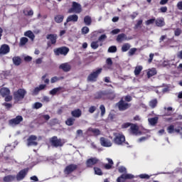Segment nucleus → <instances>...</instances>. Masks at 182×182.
<instances>
[{
    "mask_svg": "<svg viewBox=\"0 0 182 182\" xmlns=\"http://www.w3.org/2000/svg\"><path fill=\"white\" fill-rule=\"evenodd\" d=\"M94 97L97 100H113L116 97V94L111 90H100L94 95Z\"/></svg>",
    "mask_w": 182,
    "mask_h": 182,
    "instance_id": "obj_1",
    "label": "nucleus"
},
{
    "mask_svg": "<svg viewBox=\"0 0 182 182\" xmlns=\"http://www.w3.org/2000/svg\"><path fill=\"white\" fill-rule=\"evenodd\" d=\"M26 95V90L24 89L20 88L17 91L14 92L13 94L14 100L15 102H21V100H23L25 99V96Z\"/></svg>",
    "mask_w": 182,
    "mask_h": 182,
    "instance_id": "obj_2",
    "label": "nucleus"
},
{
    "mask_svg": "<svg viewBox=\"0 0 182 182\" xmlns=\"http://www.w3.org/2000/svg\"><path fill=\"white\" fill-rule=\"evenodd\" d=\"M103 68H97L96 70L92 71L87 77V82H97L99 75L102 73Z\"/></svg>",
    "mask_w": 182,
    "mask_h": 182,
    "instance_id": "obj_3",
    "label": "nucleus"
},
{
    "mask_svg": "<svg viewBox=\"0 0 182 182\" xmlns=\"http://www.w3.org/2000/svg\"><path fill=\"white\" fill-rule=\"evenodd\" d=\"M116 106L118 107L119 112H124L127 109L132 107V104L129 102H125L124 100L122 98L116 104Z\"/></svg>",
    "mask_w": 182,
    "mask_h": 182,
    "instance_id": "obj_4",
    "label": "nucleus"
},
{
    "mask_svg": "<svg viewBox=\"0 0 182 182\" xmlns=\"http://www.w3.org/2000/svg\"><path fill=\"white\" fill-rule=\"evenodd\" d=\"M82 11V5L76 1H73L71 8L68 9V14H80Z\"/></svg>",
    "mask_w": 182,
    "mask_h": 182,
    "instance_id": "obj_5",
    "label": "nucleus"
},
{
    "mask_svg": "<svg viewBox=\"0 0 182 182\" xmlns=\"http://www.w3.org/2000/svg\"><path fill=\"white\" fill-rule=\"evenodd\" d=\"M50 143L53 147H63L65 142L62 139H58V136H54L50 139Z\"/></svg>",
    "mask_w": 182,
    "mask_h": 182,
    "instance_id": "obj_6",
    "label": "nucleus"
},
{
    "mask_svg": "<svg viewBox=\"0 0 182 182\" xmlns=\"http://www.w3.org/2000/svg\"><path fill=\"white\" fill-rule=\"evenodd\" d=\"M69 48L66 46H62L60 48H57L53 50L54 54L55 56H60V55H63V56H66L69 53Z\"/></svg>",
    "mask_w": 182,
    "mask_h": 182,
    "instance_id": "obj_7",
    "label": "nucleus"
},
{
    "mask_svg": "<svg viewBox=\"0 0 182 182\" xmlns=\"http://www.w3.org/2000/svg\"><path fill=\"white\" fill-rule=\"evenodd\" d=\"M46 39H48L47 46L48 48H50L52 45H56V42L58 41V34H48L46 36Z\"/></svg>",
    "mask_w": 182,
    "mask_h": 182,
    "instance_id": "obj_8",
    "label": "nucleus"
},
{
    "mask_svg": "<svg viewBox=\"0 0 182 182\" xmlns=\"http://www.w3.org/2000/svg\"><path fill=\"white\" fill-rule=\"evenodd\" d=\"M29 171V168H26L24 169L21 170L16 176V180L17 181H22L26 176H28V173Z\"/></svg>",
    "mask_w": 182,
    "mask_h": 182,
    "instance_id": "obj_9",
    "label": "nucleus"
},
{
    "mask_svg": "<svg viewBox=\"0 0 182 182\" xmlns=\"http://www.w3.org/2000/svg\"><path fill=\"white\" fill-rule=\"evenodd\" d=\"M126 141V136L122 134H117L116 136L114 138V143L117 144L118 146H122L123 143Z\"/></svg>",
    "mask_w": 182,
    "mask_h": 182,
    "instance_id": "obj_10",
    "label": "nucleus"
},
{
    "mask_svg": "<svg viewBox=\"0 0 182 182\" xmlns=\"http://www.w3.org/2000/svg\"><path fill=\"white\" fill-rule=\"evenodd\" d=\"M36 140H38V136H36V135H31L30 136H28V138L27 139L28 147H31L32 146H38V141H36Z\"/></svg>",
    "mask_w": 182,
    "mask_h": 182,
    "instance_id": "obj_11",
    "label": "nucleus"
},
{
    "mask_svg": "<svg viewBox=\"0 0 182 182\" xmlns=\"http://www.w3.org/2000/svg\"><path fill=\"white\" fill-rule=\"evenodd\" d=\"M23 122V117L21 115H18L9 121V124L11 126H18Z\"/></svg>",
    "mask_w": 182,
    "mask_h": 182,
    "instance_id": "obj_12",
    "label": "nucleus"
},
{
    "mask_svg": "<svg viewBox=\"0 0 182 182\" xmlns=\"http://www.w3.org/2000/svg\"><path fill=\"white\" fill-rule=\"evenodd\" d=\"M76 170H77V165L75 164H71L70 165H68L65 169H64V173L65 174H72V173H73V171H76Z\"/></svg>",
    "mask_w": 182,
    "mask_h": 182,
    "instance_id": "obj_13",
    "label": "nucleus"
},
{
    "mask_svg": "<svg viewBox=\"0 0 182 182\" xmlns=\"http://www.w3.org/2000/svg\"><path fill=\"white\" fill-rule=\"evenodd\" d=\"M99 163V159L96 157L88 159L86 161V166L89 168H92L95 165Z\"/></svg>",
    "mask_w": 182,
    "mask_h": 182,
    "instance_id": "obj_14",
    "label": "nucleus"
},
{
    "mask_svg": "<svg viewBox=\"0 0 182 182\" xmlns=\"http://www.w3.org/2000/svg\"><path fill=\"white\" fill-rule=\"evenodd\" d=\"M132 178H134V176L130 173L122 174L119 177L117 178V182H124V180H132Z\"/></svg>",
    "mask_w": 182,
    "mask_h": 182,
    "instance_id": "obj_15",
    "label": "nucleus"
},
{
    "mask_svg": "<svg viewBox=\"0 0 182 182\" xmlns=\"http://www.w3.org/2000/svg\"><path fill=\"white\" fill-rule=\"evenodd\" d=\"M11 52V48L8 44H3L0 47V55H8Z\"/></svg>",
    "mask_w": 182,
    "mask_h": 182,
    "instance_id": "obj_16",
    "label": "nucleus"
},
{
    "mask_svg": "<svg viewBox=\"0 0 182 182\" xmlns=\"http://www.w3.org/2000/svg\"><path fill=\"white\" fill-rule=\"evenodd\" d=\"M100 141L103 147H112V141L105 137H101Z\"/></svg>",
    "mask_w": 182,
    "mask_h": 182,
    "instance_id": "obj_17",
    "label": "nucleus"
},
{
    "mask_svg": "<svg viewBox=\"0 0 182 182\" xmlns=\"http://www.w3.org/2000/svg\"><path fill=\"white\" fill-rule=\"evenodd\" d=\"M87 132V133H92L93 136H100L102 133L100 132V129L97 128H92V127H89Z\"/></svg>",
    "mask_w": 182,
    "mask_h": 182,
    "instance_id": "obj_18",
    "label": "nucleus"
},
{
    "mask_svg": "<svg viewBox=\"0 0 182 182\" xmlns=\"http://www.w3.org/2000/svg\"><path fill=\"white\" fill-rule=\"evenodd\" d=\"M59 69H61L63 72H70L72 67L68 63H64L60 65Z\"/></svg>",
    "mask_w": 182,
    "mask_h": 182,
    "instance_id": "obj_19",
    "label": "nucleus"
},
{
    "mask_svg": "<svg viewBox=\"0 0 182 182\" xmlns=\"http://www.w3.org/2000/svg\"><path fill=\"white\" fill-rule=\"evenodd\" d=\"M117 42L118 43H122V42H124V41H127V36L125 33H120L117 36L116 38Z\"/></svg>",
    "mask_w": 182,
    "mask_h": 182,
    "instance_id": "obj_20",
    "label": "nucleus"
},
{
    "mask_svg": "<svg viewBox=\"0 0 182 182\" xmlns=\"http://www.w3.org/2000/svg\"><path fill=\"white\" fill-rule=\"evenodd\" d=\"M71 116L75 117L76 119H79V117L82 116V110L77 108L71 111Z\"/></svg>",
    "mask_w": 182,
    "mask_h": 182,
    "instance_id": "obj_21",
    "label": "nucleus"
},
{
    "mask_svg": "<svg viewBox=\"0 0 182 182\" xmlns=\"http://www.w3.org/2000/svg\"><path fill=\"white\" fill-rule=\"evenodd\" d=\"M0 95L2 96V97H5L6 96L11 95V90L9 88L2 87L0 89Z\"/></svg>",
    "mask_w": 182,
    "mask_h": 182,
    "instance_id": "obj_22",
    "label": "nucleus"
},
{
    "mask_svg": "<svg viewBox=\"0 0 182 182\" xmlns=\"http://www.w3.org/2000/svg\"><path fill=\"white\" fill-rule=\"evenodd\" d=\"M129 131L132 134H137L139 132V127L135 124H132Z\"/></svg>",
    "mask_w": 182,
    "mask_h": 182,
    "instance_id": "obj_23",
    "label": "nucleus"
},
{
    "mask_svg": "<svg viewBox=\"0 0 182 182\" xmlns=\"http://www.w3.org/2000/svg\"><path fill=\"white\" fill-rule=\"evenodd\" d=\"M16 180V176L15 175H8L4 177L3 181L4 182H12Z\"/></svg>",
    "mask_w": 182,
    "mask_h": 182,
    "instance_id": "obj_24",
    "label": "nucleus"
},
{
    "mask_svg": "<svg viewBox=\"0 0 182 182\" xmlns=\"http://www.w3.org/2000/svg\"><path fill=\"white\" fill-rule=\"evenodd\" d=\"M79 16L76 14L70 15L67 18V22H77Z\"/></svg>",
    "mask_w": 182,
    "mask_h": 182,
    "instance_id": "obj_25",
    "label": "nucleus"
},
{
    "mask_svg": "<svg viewBox=\"0 0 182 182\" xmlns=\"http://www.w3.org/2000/svg\"><path fill=\"white\" fill-rule=\"evenodd\" d=\"M146 75L147 77L150 79V77H153V76H156V75H157V70L156 68L149 69L148 70Z\"/></svg>",
    "mask_w": 182,
    "mask_h": 182,
    "instance_id": "obj_26",
    "label": "nucleus"
},
{
    "mask_svg": "<svg viewBox=\"0 0 182 182\" xmlns=\"http://www.w3.org/2000/svg\"><path fill=\"white\" fill-rule=\"evenodd\" d=\"M13 63L15 66H19L22 63V59L19 56H14L12 58Z\"/></svg>",
    "mask_w": 182,
    "mask_h": 182,
    "instance_id": "obj_27",
    "label": "nucleus"
},
{
    "mask_svg": "<svg viewBox=\"0 0 182 182\" xmlns=\"http://www.w3.org/2000/svg\"><path fill=\"white\" fill-rule=\"evenodd\" d=\"M107 160L108 161V164H106L104 167L105 170H110V168L113 167V164H114V163L113 162V160L112 159L107 158Z\"/></svg>",
    "mask_w": 182,
    "mask_h": 182,
    "instance_id": "obj_28",
    "label": "nucleus"
},
{
    "mask_svg": "<svg viewBox=\"0 0 182 182\" xmlns=\"http://www.w3.org/2000/svg\"><path fill=\"white\" fill-rule=\"evenodd\" d=\"M159 104V101L157 100V98L151 100L149 103V106L151 107V109H156L157 107V105Z\"/></svg>",
    "mask_w": 182,
    "mask_h": 182,
    "instance_id": "obj_29",
    "label": "nucleus"
},
{
    "mask_svg": "<svg viewBox=\"0 0 182 182\" xmlns=\"http://www.w3.org/2000/svg\"><path fill=\"white\" fill-rule=\"evenodd\" d=\"M148 122L151 124V126H156L157 123H159V118L158 117L149 118L148 119Z\"/></svg>",
    "mask_w": 182,
    "mask_h": 182,
    "instance_id": "obj_30",
    "label": "nucleus"
},
{
    "mask_svg": "<svg viewBox=\"0 0 182 182\" xmlns=\"http://www.w3.org/2000/svg\"><path fill=\"white\" fill-rule=\"evenodd\" d=\"M155 23L156 26H159V28H161L166 25V23L164 22V18H157L155 20Z\"/></svg>",
    "mask_w": 182,
    "mask_h": 182,
    "instance_id": "obj_31",
    "label": "nucleus"
},
{
    "mask_svg": "<svg viewBox=\"0 0 182 182\" xmlns=\"http://www.w3.org/2000/svg\"><path fill=\"white\" fill-rule=\"evenodd\" d=\"M84 23L87 26H90L92 25V17L90 16H85L84 17Z\"/></svg>",
    "mask_w": 182,
    "mask_h": 182,
    "instance_id": "obj_32",
    "label": "nucleus"
},
{
    "mask_svg": "<svg viewBox=\"0 0 182 182\" xmlns=\"http://www.w3.org/2000/svg\"><path fill=\"white\" fill-rule=\"evenodd\" d=\"M63 87H55L53 88V90H51L49 93L50 95H52V96H55L56 95L57 93H58V92H60V90H62Z\"/></svg>",
    "mask_w": 182,
    "mask_h": 182,
    "instance_id": "obj_33",
    "label": "nucleus"
},
{
    "mask_svg": "<svg viewBox=\"0 0 182 182\" xmlns=\"http://www.w3.org/2000/svg\"><path fill=\"white\" fill-rule=\"evenodd\" d=\"M76 119H75L74 117H69L66 119L65 121V124L67 126H73V124H75V121Z\"/></svg>",
    "mask_w": 182,
    "mask_h": 182,
    "instance_id": "obj_34",
    "label": "nucleus"
},
{
    "mask_svg": "<svg viewBox=\"0 0 182 182\" xmlns=\"http://www.w3.org/2000/svg\"><path fill=\"white\" fill-rule=\"evenodd\" d=\"M64 18L63 15H57L55 16L54 20L56 23H61V22H63Z\"/></svg>",
    "mask_w": 182,
    "mask_h": 182,
    "instance_id": "obj_35",
    "label": "nucleus"
},
{
    "mask_svg": "<svg viewBox=\"0 0 182 182\" xmlns=\"http://www.w3.org/2000/svg\"><path fill=\"white\" fill-rule=\"evenodd\" d=\"M141 70H143V66L141 65L136 66L134 71L135 76H139V75H140V73H141Z\"/></svg>",
    "mask_w": 182,
    "mask_h": 182,
    "instance_id": "obj_36",
    "label": "nucleus"
},
{
    "mask_svg": "<svg viewBox=\"0 0 182 182\" xmlns=\"http://www.w3.org/2000/svg\"><path fill=\"white\" fill-rule=\"evenodd\" d=\"M63 79H65L64 77L54 76V77H51L50 83H56V82H59V80H63Z\"/></svg>",
    "mask_w": 182,
    "mask_h": 182,
    "instance_id": "obj_37",
    "label": "nucleus"
},
{
    "mask_svg": "<svg viewBox=\"0 0 182 182\" xmlns=\"http://www.w3.org/2000/svg\"><path fill=\"white\" fill-rule=\"evenodd\" d=\"M24 36H27V38H29L32 41H33V39H35V34H33V33L32 31H27L24 33Z\"/></svg>",
    "mask_w": 182,
    "mask_h": 182,
    "instance_id": "obj_38",
    "label": "nucleus"
},
{
    "mask_svg": "<svg viewBox=\"0 0 182 182\" xmlns=\"http://www.w3.org/2000/svg\"><path fill=\"white\" fill-rule=\"evenodd\" d=\"M23 14L25 16H33V10L31 9L30 11L28 10H23Z\"/></svg>",
    "mask_w": 182,
    "mask_h": 182,
    "instance_id": "obj_39",
    "label": "nucleus"
},
{
    "mask_svg": "<svg viewBox=\"0 0 182 182\" xmlns=\"http://www.w3.org/2000/svg\"><path fill=\"white\" fill-rule=\"evenodd\" d=\"M28 41H29V39H28V38L22 37L20 39V45H21V46H24V45H26V43H28Z\"/></svg>",
    "mask_w": 182,
    "mask_h": 182,
    "instance_id": "obj_40",
    "label": "nucleus"
},
{
    "mask_svg": "<svg viewBox=\"0 0 182 182\" xmlns=\"http://www.w3.org/2000/svg\"><path fill=\"white\" fill-rule=\"evenodd\" d=\"M94 171L95 174L97 176H103V172L102 171V169L99 167H94Z\"/></svg>",
    "mask_w": 182,
    "mask_h": 182,
    "instance_id": "obj_41",
    "label": "nucleus"
},
{
    "mask_svg": "<svg viewBox=\"0 0 182 182\" xmlns=\"http://www.w3.org/2000/svg\"><path fill=\"white\" fill-rule=\"evenodd\" d=\"M130 45L128 43L123 44L121 49L122 52H127V50L130 49Z\"/></svg>",
    "mask_w": 182,
    "mask_h": 182,
    "instance_id": "obj_42",
    "label": "nucleus"
},
{
    "mask_svg": "<svg viewBox=\"0 0 182 182\" xmlns=\"http://www.w3.org/2000/svg\"><path fill=\"white\" fill-rule=\"evenodd\" d=\"M117 52V47L116 46H112L108 48L109 53H116Z\"/></svg>",
    "mask_w": 182,
    "mask_h": 182,
    "instance_id": "obj_43",
    "label": "nucleus"
},
{
    "mask_svg": "<svg viewBox=\"0 0 182 182\" xmlns=\"http://www.w3.org/2000/svg\"><path fill=\"white\" fill-rule=\"evenodd\" d=\"M48 77V73H46L41 77V80H43L44 85H49L50 80L48 78H46Z\"/></svg>",
    "mask_w": 182,
    "mask_h": 182,
    "instance_id": "obj_44",
    "label": "nucleus"
},
{
    "mask_svg": "<svg viewBox=\"0 0 182 182\" xmlns=\"http://www.w3.org/2000/svg\"><path fill=\"white\" fill-rule=\"evenodd\" d=\"M174 125L171 124L167 127V132L169 134H173L174 133Z\"/></svg>",
    "mask_w": 182,
    "mask_h": 182,
    "instance_id": "obj_45",
    "label": "nucleus"
},
{
    "mask_svg": "<svg viewBox=\"0 0 182 182\" xmlns=\"http://www.w3.org/2000/svg\"><path fill=\"white\" fill-rule=\"evenodd\" d=\"M90 46L92 49H97L99 48V41H92Z\"/></svg>",
    "mask_w": 182,
    "mask_h": 182,
    "instance_id": "obj_46",
    "label": "nucleus"
},
{
    "mask_svg": "<svg viewBox=\"0 0 182 182\" xmlns=\"http://www.w3.org/2000/svg\"><path fill=\"white\" fill-rule=\"evenodd\" d=\"M100 109L101 111V117H103V116H105V114L106 113V107H105V105H101Z\"/></svg>",
    "mask_w": 182,
    "mask_h": 182,
    "instance_id": "obj_47",
    "label": "nucleus"
},
{
    "mask_svg": "<svg viewBox=\"0 0 182 182\" xmlns=\"http://www.w3.org/2000/svg\"><path fill=\"white\" fill-rule=\"evenodd\" d=\"M90 31V29L87 26H84L81 29L82 35H87V33Z\"/></svg>",
    "mask_w": 182,
    "mask_h": 182,
    "instance_id": "obj_48",
    "label": "nucleus"
},
{
    "mask_svg": "<svg viewBox=\"0 0 182 182\" xmlns=\"http://www.w3.org/2000/svg\"><path fill=\"white\" fill-rule=\"evenodd\" d=\"M136 52H137V48H131L128 52V55L129 56H133V55H134Z\"/></svg>",
    "mask_w": 182,
    "mask_h": 182,
    "instance_id": "obj_49",
    "label": "nucleus"
},
{
    "mask_svg": "<svg viewBox=\"0 0 182 182\" xmlns=\"http://www.w3.org/2000/svg\"><path fill=\"white\" fill-rule=\"evenodd\" d=\"M181 33H182V30H181V28H176V29L174 30V35H175L176 36H180V35H181Z\"/></svg>",
    "mask_w": 182,
    "mask_h": 182,
    "instance_id": "obj_50",
    "label": "nucleus"
},
{
    "mask_svg": "<svg viewBox=\"0 0 182 182\" xmlns=\"http://www.w3.org/2000/svg\"><path fill=\"white\" fill-rule=\"evenodd\" d=\"M123 100L125 102H127V103H129V102H132V100H133V98L132 97V96L128 95L124 97Z\"/></svg>",
    "mask_w": 182,
    "mask_h": 182,
    "instance_id": "obj_51",
    "label": "nucleus"
},
{
    "mask_svg": "<svg viewBox=\"0 0 182 182\" xmlns=\"http://www.w3.org/2000/svg\"><path fill=\"white\" fill-rule=\"evenodd\" d=\"M42 106H43V105L42 103H41V102H36V103H34L33 107V109H41V107H42Z\"/></svg>",
    "mask_w": 182,
    "mask_h": 182,
    "instance_id": "obj_52",
    "label": "nucleus"
},
{
    "mask_svg": "<svg viewBox=\"0 0 182 182\" xmlns=\"http://www.w3.org/2000/svg\"><path fill=\"white\" fill-rule=\"evenodd\" d=\"M105 39H107V36L106 34H102L98 38V42H103Z\"/></svg>",
    "mask_w": 182,
    "mask_h": 182,
    "instance_id": "obj_53",
    "label": "nucleus"
},
{
    "mask_svg": "<svg viewBox=\"0 0 182 182\" xmlns=\"http://www.w3.org/2000/svg\"><path fill=\"white\" fill-rule=\"evenodd\" d=\"M132 126V123L130 122H126L122 124V129H128V127H130Z\"/></svg>",
    "mask_w": 182,
    "mask_h": 182,
    "instance_id": "obj_54",
    "label": "nucleus"
},
{
    "mask_svg": "<svg viewBox=\"0 0 182 182\" xmlns=\"http://www.w3.org/2000/svg\"><path fill=\"white\" fill-rule=\"evenodd\" d=\"M156 22V18H151L146 21V25H152Z\"/></svg>",
    "mask_w": 182,
    "mask_h": 182,
    "instance_id": "obj_55",
    "label": "nucleus"
},
{
    "mask_svg": "<svg viewBox=\"0 0 182 182\" xmlns=\"http://www.w3.org/2000/svg\"><path fill=\"white\" fill-rule=\"evenodd\" d=\"M167 6H161L159 11V12H161V14H166V12H167Z\"/></svg>",
    "mask_w": 182,
    "mask_h": 182,
    "instance_id": "obj_56",
    "label": "nucleus"
},
{
    "mask_svg": "<svg viewBox=\"0 0 182 182\" xmlns=\"http://www.w3.org/2000/svg\"><path fill=\"white\" fill-rule=\"evenodd\" d=\"M140 178H146V180H149L150 178V176L146 174V173H142L139 175Z\"/></svg>",
    "mask_w": 182,
    "mask_h": 182,
    "instance_id": "obj_57",
    "label": "nucleus"
},
{
    "mask_svg": "<svg viewBox=\"0 0 182 182\" xmlns=\"http://www.w3.org/2000/svg\"><path fill=\"white\" fill-rule=\"evenodd\" d=\"M96 107L95 106H91L89 109H88V112L89 113H95V112H96Z\"/></svg>",
    "mask_w": 182,
    "mask_h": 182,
    "instance_id": "obj_58",
    "label": "nucleus"
},
{
    "mask_svg": "<svg viewBox=\"0 0 182 182\" xmlns=\"http://www.w3.org/2000/svg\"><path fill=\"white\" fill-rule=\"evenodd\" d=\"M112 35H117V33H120V29L115 28L111 31Z\"/></svg>",
    "mask_w": 182,
    "mask_h": 182,
    "instance_id": "obj_59",
    "label": "nucleus"
},
{
    "mask_svg": "<svg viewBox=\"0 0 182 182\" xmlns=\"http://www.w3.org/2000/svg\"><path fill=\"white\" fill-rule=\"evenodd\" d=\"M118 171H119V173H126L127 169H126V168L124 166H120L118 168Z\"/></svg>",
    "mask_w": 182,
    "mask_h": 182,
    "instance_id": "obj_60",
    "label": "nucleus"
},
{
    "mask_svg": "<svg viewBox=\"0 0 182 182\" xmlns=\"http://www.w3.org/2000/svg\"><path fill=\"white\" fill-rule=\"evenodd\" d=\"M106 63L108 66H112V65H113V61L112 60V58H108L106 60Z\"/></svg>",
    "mask_w": 182,
    "mask_h": 182,
    "instance_id": "obj_61",
    "label": "nucleus"
},
{
    "mask_svg": "<svg viewBox=\"0 0 182 182\" xmlns=\"http://www.w3.org/2000/svg\"><path fill=\"white\" fill-rule=\"evenodd\" d=\"M5 97L4 99L5 102H11L12 100V95H6V97Z\"/></svg>",
    "mask_w": 182,
    "mask_h": 182,
    "instance_id": "obj_62",
    "label": "nucleus"
},
{
    "mask_svg": "<svg viewBox=\"0 0 182 182\" xmlns=\"http://www.w3.org/2000/svg\"><path fill=\"white\" fill-rule=\"evenodd\" d=\"M39 92H41V91H40L38 87H35L34 90H33V95H39Z\"/></svg>",
    "mask_w": 182,
    "mask_h": 182,
    "instance_id": "obj_63",
    "label": "nucleus"
},
{
    "mask_svg": "<svg viewBox=\"0 0 182 182\" xmlns=\"http://www.w3.org/2000/svg\"><path fill=\"white\" fill-rule=\"evenodd\" d=\"M176 6L179 11H182V1L178 2Z\"/></svg>",
    "mask_w": 182,
    "mask_h": 182,
    "instance_id": "obj_64",
    "label": "nucleus"
}]
</instances>
